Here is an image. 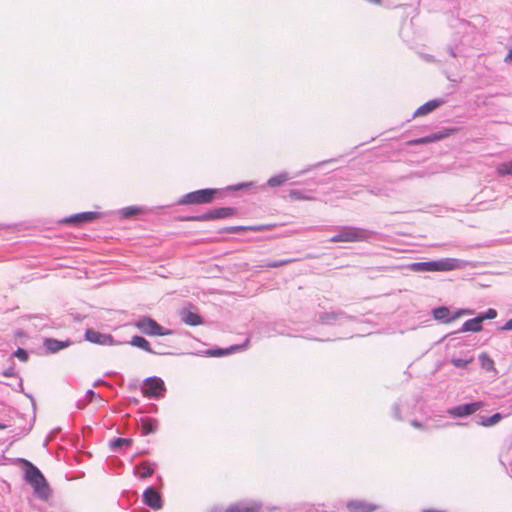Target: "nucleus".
I'll return each mask as SVG.
<instances>
[{"instance_id":"obj_2","label":"nucleus","mask_w":512,"mask_h":512,"mask_svg":"<svg viewBox=\"0 0 512 512\" xmlns=\"http://www.w3.org/2000/svg\"><path fill=\"white\" fill-rule=\"evenodd\" d=\"M506 62L512 61V49L508 52L507 56L505 57Z\"/></svg>"},{"instance_id":"obj_1","label":"nucleus","mask_w":512,"mask_h":512,"mask_svg":"<svg viewBox=\"0 0 512 512\" xmlns=\"http://www.w3.org/2000/svg\"><path fill=\"white\" fill-rule=\"evenodd\" d=\"M441 103L442 102L439 100H430L427 103L420 106L414 113V116L426 115V114L432 112L433 110H435L437 107H439L441 105Z\"/></svg>"}]
</instances>
